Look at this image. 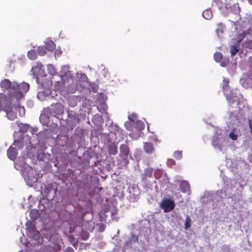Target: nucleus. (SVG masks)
<instances>
[{"mask_svg":"<svg viewBox=\"0 0 252 252\" xmlns=\"http://www.w3.org/2000/svg\"><path fill=\"white\" fill-rule=\"evenodd\" d=\"M31 143V141L30 140H28V141L26 142V144H29Z\"/></svg>","mask_w":252,"mask_h":252,"instance_id":"nucleus-55","label":"nucleus"},{"mask_svg":"<svg viewBox=\"0 0 252 252\" xmlns=\"http://www.w3.org/2000/svg\"><path fill=\"white\" fill-rule=\"evenodd\" d=\"M250 3L252 4V0H248Z\"/></svg>","mask_w":252,"mask_h":252,"instance_id":"nucleus-56","label":"nucleus"},{"mask_svg":"<svg viewBox=\"0 0 252 252\" xmlns=\"http://www.w3.org/2000/svg\"><path fill=\"white\" fill-rule=\"evenodd\" d=\"M12 85H13V83H11L8 79H4L0 82V86L2 88H3V89L9 88L10 89V94H11V93H13V91L12 90ZM10 95H11V94H10Z\"/></svg>","mask_w":252,"mask_h":252,"instance_id":"nucleus-14","label":"nucleus"},{"mask_svg":"<svg viewBox=\"0 0 252 252\" xmlns=\"http://www.w3.org/2000/svg\"><path fill=\"white\" fill-rule=\"evenodd\" d=\"M161 207L164 209L165 212H168L171 211L175 207V203L173 200L167 199H164L161 203Z\"/></svg>","mask_w":252,"mask_h":252,"instance_id":"nucleus-10","label":"nucleus"},{"mask_svg":"<svg viewBox=\"0 0 252 252\" xmlns=\"http://www.w3.org/2000/svg\"><path fill=\"white\" fill-rule=\"evenodd\" d=\"M17 155V151L15 148L10 147L7 151L8 158L11 160H14Z\"/></svg>","mask_w":252,"mask_h":252,"instance_id":"nucleus-15","label":"nucleus"},{"mask_svg":"<svg viewBox=\"0 0 252 252\" xmlns=\"http://www.w3.org/2000/svg\"><path fill=\"white\" fill-rule=\"evenodd\" d=\"M180 189L182 192H187L189 189V183L186 181H182L180 183Z\"/></svg>","mask_w":252,"mask_h":252,"instance_id":"nucleus-19","label":"nucleus"},{"mask_svg":"<svg viewBox=\"0 0 252 252\" xmlns=\"http://www.w3.org/2000/svg\"><path fill=\"white\" fill-rule=\"evenodd\" d=\"M64 252H74L73 249L70 247L67 248Z\"/></svg>","mask_w":252,"mask_h":252,"instance_id":"nucleus-44","label":"nucleus"},{"mask_svg":"<svg viewBox=\"0 0 252 252\" xmlns=\"http://www.w3.org/2000/svg\"><path fill=\"white\" fill-rule=\"evenodd\" d=\"M97 226H99V230L100 231L102 232L104 231L105 229V226L103 224H97Z\"/></svg>","mask_w":252,"mask_h":252,"instance_id":"nucleus-43","label":"nucleus"},{"mask_svg":"<svg viewBox=\"0 0 252 252\" xmlns=\"http://www.w3.org/2000/svg\"><path fill=\"white\" fill-rule=\"evenodd\" d=\"M226 65V63H224V62H222L221 63V66L225 67Z\"/></svg>","mask_w":252,"mask_h":252,"instance_id":"nucleus-50","label":"nucleus"},{"mask_svg":"<svg viewBox=\"0 0 252 252\" xmlns=\"http://www.w3.org/2000/svg\"><path fill=\"white\" fill-rule=\"evenodd\" d=\"M109 151L111 154L115 155L117 152V148L114 145L111 144L109 147Z\"/></svg>","mask_w":252,"mask_h":252,"instance_id":"nucleus-26","label":"nucleus"},{"mask_svg":"<svg viewBox=\"0 0 252 252\" xmlns=\"http://www.w3.org/2000/svg\"><path fill=\"white\" fill-rule=\"evenodd\" d=\"M249 62H252V57H250L249 58Z\"/></svg>","mask_w":252,"mask_h":252,"instance_id":"nucleus-52","label":"nucleus"},{"mask_svg":"<svg viewBox=\"0 0 252 252\" xmlns=\"http://www.w3.org/2000/svg\"><path fill=\"white\" fill-rule=\"evenodd\" d=\"M235 7H238V5H235Z\"/></svg>","mask_w":252,"mask_h":252,"instance_id":"nucleus-57","label":"nucleus"},{"mask_svg":"<svg viewBox=\"0 0 252 252\" xmlns=\"http://www.w3.org/2000/svg\"><path fill=\"white\" fill-rule=\"evenodd\" d=\"M89 86V89L92 90L93 91L95 92L97 90V86L96 84L93 83L91 84H89L88 86Z\"/></svg>","mask_w":252,"mask_h":252,"instance_id":"nucleus-30","label":"nucleus"},{"mask_svg":"<svg viewBox=\"0 0 252 252\" xmlns=\"http://www.w3.org/2000/svg\"><path fill=\"white\" fill-rule=\"evenodd\" d=\"M36 130H37L36 128H31L30 129V131L32 134H33L34 132H36Z\"/></svg>","mask_w":252,"mask_h":252,"instance_id":"nucleus-47","label":"nucleus"},{"mask_svg":"<svg viewBox=\"0 0 252 252\" xmlns=\"http://www.w3.org/2000/svg\"><path fill=\"white\" fill-rule=\"evenodd\" d=\"M78 97L75 95L70 96L68 98V104L71 107L75 106L78 103Z\"/></svg>","mask_w":252,"mask_h":252,"instance_id":"nucleus-17","label":"nucleus"},{"mask_svg":"<svg viewBox=\"0 0 252 252\" xmlns=\"http://www.w3.org/2000/svg\"><path fill=\"white\" fill-rule=\"evenodd\" d=\"M47 67L49 73L52 76H54L57 74L55 68L52 65L48 64Z\"/></svg>","mask_w":252,"mask_h":252,"instance_id":"nucleus-24","label":"nucleus"},{"mask_svg":"<svg viewBox=\"0 0 252 252\" xmlns=\"http://www.w3.org/2000/svg\"><path fill=\"white\" fill-rule=\"evenodd\" d=\"M42 65L39 63H35L32 68V72L33 75L37 78V81H40V77L44 76V70L42 68Z\"/></svg>","mask_w":252,"mask_h":252,"instance_id":"nucleus-8","label":"nucleus"},{"mask_svg":"<svg viewBox=\"0 0 252 252\" xmlns=\"http://www.w3.org/2000/svg\"><path fill=\"white\" fill-rule=\"evenodd\" d=\"M229 137L233 140H235L237 138V135L233 132H230L229 134Z\"/></svg>","mask_w":252,"mask_h":252,"instance_id":"nucleus-37","label":"nucleus"},{"mask_svg":"<svg viewBox=\"0 0 252 252\" xmlns=\"http://www.w3.org/2000/svg\"><path fill=\"white\" fill-rule=\"evenodd\" d=\"M62 54V51L61 49L58 48L55 51V57H59Z\"/></svg>","mask_w":252,"mask_h":252,"instance_id":"nucleus-40","label":"nucleus"},{"mask_svg":"<svg viewBox=\"0 0 252 252\" xmlns=\"http://www.w3.org/2000/svg\"><path fill=\"white\" fill-rule=\"evenodd\" d=\"M144 127V123L140 121H136V128L139 130L143 129Z\"/></svg>","mask_w":252,"mask_h":252,"instance_id":"nucleus-32","label":"nucleus"},{"mask_svg":"<svg viewBox=\"0 0 252 252\" xmlns=\"http://www.w3.org/2000/svg\"><path fill=\"white\" fill-rule=\"evenodd\" d=\"M174 157L177 159H180L182 158V153L180 151H176L174 154Z\"/></svg>","mask_w":252,"mask_h":252,"instance_id":"nucleus-35","label":"nucleus"},{"mask_svg":"<svg viewBox=\"0 0 252 252\" xmlns=\"http://www.w3.org/2000/svg\"><path fill=\"white\" fill-rule=\"evenodd\" d=\"M23 176L28 185L33 186L37 181V175L36 171L31 167H28L23 171Z\"/></svg>","mask_w":252,"mask_h":252,"instance_id":"nucleus-6","label":"nucleus"},{"mask_svg":"<svg viewBox=\"0 0 252 252\" xmlns=\"http://www.w3.org/2000/svg\"><path fill=\"white\" fill-rule=\"evenodd\" d=\"M81 236L84 240H86L89 237V234L88 232H82Z\"/></svg>","mask_w":252,"mask_h":252,"instance_id":"nucleus-42","label":"nucleus"},{"mask_svg":"<svg viewBox=\"0 0 252 252\" xmlns=\"http://www.w3.org/2000/svg\"><path fill=\"white\" fill-rule=\"evenodd\" d=\"M44 44L46 45L47 49L49 51H53L55 48V44L54 42L49 39H46L44 41Z\"/></svg>","mask_w":252,"mask_h":252,"instance_id":"nucleus-16","label":"nucleus"},{"mask_svg":"<svg viewBox=\"0 0 252 252\" xmlns=\"http://www.w3.org/2000/svg\"><path fill=\"white\" fill-rule=\"evenodd\" d=\"M11 102H13V104L14 106L15 110L17 111V109L20 116H22L25 114V109L23 107L19 106L18 103V100L14 98H11Z\"/></svg>","mask_w":252,"mask_h":252,"instance_id":"nucleus-12","label":"nucleus"},{"mask_svg":"<svg viewBox=\"0 0 252 252\" xmlns=\"http://www.w3.org/2000/svg\"><path fill=\"white\" fill-rule=\"evenodd\" d=\"M222 58V54L219 52H216L214 54V59L216 62H220Z\"/></svg>","mask_w":252,"mask_h":252,"instance_id":"nucleus-31","label":"nucleus"},{"mask_svg":"<svg viewBox=\"0 0 252 252\" xmlns=\"http://www.w3.org/2000/svg\"><path fill=\"white\" fill-rule=\"evenodd\" d=\"M102 107H103V108H104V110H105V104H102Z\"/></svg>","mask_w":252,"mask_h":252,"instance_id":"nucleus-54","label":"nucleus"},{"mask_svg":"<svg viewBox=\"0 0 252 252\" xmlns=\"http://www.w3.org/2000/svg\"><path fill=\"white\" fill-rule=\"evenodd\" d=\"M76 80V84L81 88H86L89 85L87 81V77L84 74L77 73Z\"/></svg>","mask_w":252,"mask_h":252,"instance_id":"nucleus-9","label":"nucleus"},{"mask_svg":"<svg viewBox=\"0 0 252 252\" xmlns=\"http://www.w3.org/2000/svg\"><path fill=\"white\" fill-rule=\"evenodd\" d=\"M69 67L67 65H64L62 67V71L61 72V81H58L55 83V88L59 90L62 91L64 88H67V91L68 93H73L76 89L77 87L74 84L71 73L68 70Z\"/></svg>","mask_w":252,"mask_h":252,"instance_id":"nucleus-1","label":"nucleus"},{"mask_svg":"<svg viewBox=\"0 0 252 252\" xmlns=\"http://www.w3.org/2000/svg\"><path fill=\"white\" fill-rule=\"evenodd\" d=\"M190 226V219L189 216L186 218V223H185V229H187Z\"/></svg>","mask_w":252,"mask_h":252,"instance_id":"nucleus-33","label":"nucleus"},{"mask_svg":"<svg viewBox=\"0 0 252 252\" xmlns=\"http://www.w3.org/2000/svg\"><path fill=\"white\" fill-rule=\"evenodd\" d=\"M38 52L40 55L44 56L46 53V48L43 46H40L38 48Z\"/></svg>","mask_w":252,"mask_h":252,"instance_id":"nucleus-28","label":"nucleus"},{"mask_svg":"<svg viewBox=\"0 0 252 252\" xmlns=\"http://www.w3.org/2000/svg\"><path fill=\"white\" fill-rule=\"evenodd\" d=\"M144 150L146 153L148 154H151L153 152L154 148L152 144L147 142L144 144Z\"/></svg>","mask_w":252,"mask_h":252,"instance_id":"nucleus-18","label":"nucleus"},{"mask_svg":"<svg viewBox=\"0 0 252 252\" xmlns=\"http://www.w3.org/2000/svg\"><path fill=\"white\" fill-rule=\"evenodd\" d=\"M26 226L29 237L32 239V241L34 240L36 242V244L32 246V248H34L33 246H35V249H37L36 244L40 243V238L38 231L35 230L34 224L32 221H28L26 224ZM31 243V246L35 243L32 242Z\"/></svg>","mask_w":252,"mask_h":252,"instance_id":"nucleus-5","label":"nucleus"},{"mask_svg":"<svg viewBox=\"0 0 252 252\" xmlns=\"http://www.w3.org/2000/svg\"><path fill=\"white\" fill-rule=\"evenodd\" d=\"M230 117L232 120V125L236 124L238 121L237 117L233 115V114H231V115L230 116Z\"/></svg>","mask_w":252,"mask_h":252,"instance_id":"nucleus-39","label":"nucleus"},{"mask_svg":"<svg viewBox=\"0 0 252 252\" xmlns=\"http://www.w3.org/2000/svg\"><path fill=\"white\" fill-rule=\"evenodd\" d=\"M29 88V84L26 82H22L19 84L16 82H13L12 86L13 93H11V95H9L8 96L19 100L24 96V94L28 91Z\"/></svg>","mask_w":252,"mask_h":252,"instance_id":"nucleus-4","label":"nucleus"},{"mask_svg":"<svg viewBox=\"0 0 252 252\" xmlns=\"http://www.w3.org/2000/svg\"><path fill=\"white\" fill-rule=\"evenodd\" d=\"M137 119L136 115L134 114H130L128 116V119L130 122H134Z\"/></svg>","mask_w":252,"mask_h":252,"instance_id":"nucleus-34","label":"nucleus"},{"mask_svg":"<svg viewBox=\"0 0 252 252\" xmlns=\"http://www.w3.org/2000/svg\"><path fill=\"white\" fill-rule=\"evenodd\" d=\"M51 94V91L48 88H45L43 91L39 92L37 94L38 98L42 101L45 99V96H48Z\"/></svg>","mask_w":252,"mask_h":252,"instance_id":"nucleus-13","label":"nucleus"},{"mask_svg":"<svg viewBox=\"0 0 252 252\" xmlns=\"http://www.w3.org/2000/svg\"><path fill=\"white\" fill-rule=\"evenodd\" d=\"M51 106L53 108L54 112L56 114L61 115L64 112V107L61 103H57L53 104Z\"/></svg>","mask_w":252,"mask_h":252,"instance_id":"nucleus-11","label":"nucleus"},{"mask_svg":"<svg viewBox=\"0 0 252 252\" xmlns=\"http://www.w3.org/2000/svg\"><path fill=\"white\" fill-rule=\"evenodd\" d=\"M202 16L205 19L210 20L212 18L213 14L210 9H206L203 12Z\"/></svg>","mask_w":252,"mask_h":252,"instance_id":"nucleus-20","label":"nucleus"},{"mask_svg":"<svg viewBox=\"0 0 252 252\" xmlns=\"http://www.w3.org/2000/svg\"><path fill=\"white\" fill-rule=\"evenodd\" d=\"M25 137H22L21 139H18L17 140H15L14 145L16 146V147H18L19 149H20L24 145V140L23 139Z\"/></svg>","mask_w":252,"mask_h":252,"instance_id":"nucleus-23","label":"nucleus"},{"mask_svg":"<svg viewBox=\"0 0 252 252\" xmlns=\"http://www.w3.org/2000/svg\"><path fill=\"white\" fill-rule=\"evenodd\" d=\"M248 81L249 82L250 84H251L252 83V80L251 78L249 79Z\"/></svg>","mask_w":252,"mask_h":252,"instance_id":"nucleus-53","label":"nucleus"},{"mask_svg":"<svg viewBox=\"0 0 252 252\" xmlns=\"http://www.w3.org/2000/svg\"><path fill=\"white\" fill-rule=\"evenodd\" d=\"M245 80L244 79H241V81H240V82L241 83V84L244 87H248L249 85V84H248V85H245L244 83Z\"/></svg>","mask_w":252,"mask_h":252,"instance_id":"nucleus-46","label":"nucleus"},{"mask_svg":"<svg viewBox=\"0 0 252 252\" xmlns=\"http://www.w3.org/2000/svg\"><path fill=\"white\" fill-rule=\"evenodd\" d=\"M249 125L251 128V132L252 133V122H250Z\"/></svg>","mask_w":252,"mask_h":252,"instance_id":"nucleus-49","label":"nucleus"},{"mask_svg":"<svg viewBox=\"0 0 252 252\" xmlns=\"http://www.w3.org/2000/svg\"><path fill=\"white\" fill-rule=\"evenodd\" d=\"M32 245L31 242H28L26 243V250L25 251H21L19 252H36L35 251V246H34V248H32V250L31 249V245Z\"/></svg>","mask_w":252,"mask_h":252,"instance_id":"nucleus-22","label":"nucleus"},{"mask_svg":"<svg viewBox=\"0 0 252 252\" xmlns=\"http://www.w3.org/2000/svg\"><path fill=\"white\" fill-rule=\"evenodd\" d=\"M133 240L134 241H137L138 240V238L137 236H134L133 237Z\"/></svg>","mask_w":252,"mask_h":252,"instance_id":"nucleus-51","label":"nucleus"},{"mask_svg":"<svg viewBox=\"0 0 252 252\" xmlns=\"http://www.w3.org/2000/svg\"><path fill=\"white\" fill-rule=\"evenodd\" d=\"M28 58L32 60H34L37 58V54L35 51L31 50L28 53Z\"/></svg>","mask_w":252,"mask_h":252,"instance_id":"nucleus-25","label":"nucleus"},{"mask_svg":"<svg viewBox=\"0 0 252 252\" xmlns=\"http://www.w3.org/2000/svg\"><path fill=\"white\" fill-rule=\"evenodd\" d=\"M146 175L149 177H151L152 175V169H147L145 171Z\"/></svg>","mask_w":252,"mask_h":252,"instance_id":"nucleus-38","label":"nucleus"},{"mask_svg":"<svg viewBox=\"0 0 252 252\" xmlns=\"http://www.w3.org/2000/svg\"><path fill=\"white\" fill-rule=\"evenodd\" d=\"M251 66H252V64L251 65Z\"/></svg>","mask_w":252,"mask_h":252,"instance_id":"nucleus-58","label":"nucleus"},{"mask_svg":"<svg viewBox=\"0 0 252 252\" xmlns=\"http://www.w3.org/2000/svg\"><path fill=\"white\" fill-rule=\"evenodd\" d=\"M120 149L121 152H123L125 155H126L128 154V150L126 146L121 147Z\"/></svg>","mask_w":252,"mask_h":252,"instance_id":"nucleus-36","label":"nucleus"},{"mask_svg":"<svg viewBox=\"0 0 252 252\" xmlns=\"http://www.w3.org/2000/svg\"><path fill=\"white\" fill-rule=\"evenodd\" d=\"M212 144L215 148H218L221 152L224 151L228 145L227 138L221 136L214 137Z\"/></svg>","mask_w":252,"mask_h":252,"instance_id":"nucleus-7","label":"nucleus"},{"mask_svg":"<svg viewBox=\"0 0 252 252\" xmlns=\"http://www.w3.org/2000/svg\"><path fill=\"white\" fill-rule=\"evenodd\" d=\"M12 104L13 102H11L10 96L6 97L3 94L0 93V111L4 110L7 119L11 121L17 118V112L15 110L14 106H12Z\"/></svg>","mask_w":252,"mask_h":252,"instance_id":"nucleus-2","label":"nucleus"},{"mask_svg":"<svg viewBox=\"0 0 252 252\" xmlns=\"http://www.w3.org/2000/svg\"><path fill=\"white\" fill-rule=\"evenodd\" d=\"M125 127L126 128L129 130H131V126H130V122H126L125 123Z\"/></svg>","mask_w":252,"mask_h":252,"instance_id":"nucleus-41","label":"nucleus"},{"mask_svg":"<svg viewBox=\"0 0 252 252\" xmlns=\"http://www.w3.org/2000/svg\"><path fill=\"white\" fill-rule=\"evenodd\" d=\"M61 246L59 245H57L55 246V248H54V250L55 251H59L61 250Z\"/></svg>","mask_w":252,"mask_h":252,"instance_id":"nucleus-45","label":"nucleus"},{"mask_svg":"<svg viewBox=\"0 0 252 252\" xmlns=\"http://www.w3.org/2000/svg\"><path fill=\"white\" fill-rule=\"evenodd\" d=\"M241 40L242 39H240L239 40H238L237 43L235 45H233L231 47L230 53L232 56L235 55L236 53L238 51L239 48H238V44L240 43Z\"/></svg>","mask_w":252,"mask_h":252,"instance_id":"nucleus-21","label":"nucleus"},{"mask_svg":"<svg viewBox=\"0 0 252 252\" xmlns=\"http://www.w3.org/2000/svg\"><path fill=\"white\" fill-rule=\"evenodd\" d=\"M225 85L223 86L224 93L226 97L228 102L232 104H236L237 106L240 103L242 99L241 94L237 89L230 90L227 86L228 81L224 80Z\"/></svg>","mask_w":252,"mask_h":252,"instance_id":"nucleus-3","label":"nucleus"},{"mask_svg":"<svg viewBox=\"0 0 252 252\" xmlns=\"http://www.w3.org/2000/svg\"><path fill=\"white\" fill-rule=\"evenodd\" d=\"M51 84H52V81H50V80L48 81L47 84V87H50L51 85Z\"/></svg>","mask_w":252,"mask_h":252,"instance_id":"nucleus-48","label":"nucleus"},{"mask_svg":"<svg viewBox=\"0 0 252 252\" xmlns=\"http://www.w3.org/2000/svg\"><path fill=\"white\" fill-rule=\"evenodd\" d=\"M19 127L20 130L23 132H26L29 128V126L27 124H21V125L19 126Z\"/></svg>","mask_w":252,"mask_h":252,"instance_id":"nucleus-29","label":"nucleus"},{"mask_svg":"<svg viewBox=\"0 0 252 252\" xmlns=\"http://www.w3.org/2000/svg\"><path fill=\"white\" fill-rule=\"evenodd\" d=\"M224 30V27L223 25H222L221 24L218 25V28L216 30V32L219 36H220V33H223Z\"/></svg>","mask_w":252,"mask_h":252,"instance_id":"nucleus-27","label":"nucleus"}]
</instances>
